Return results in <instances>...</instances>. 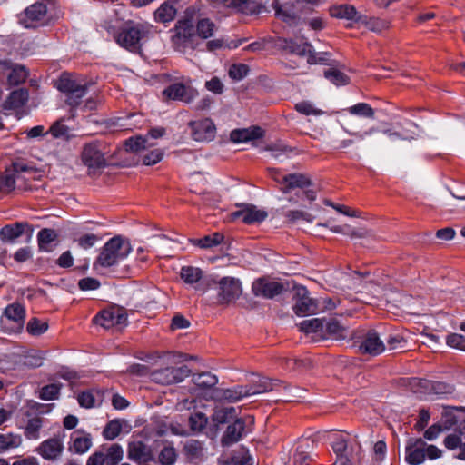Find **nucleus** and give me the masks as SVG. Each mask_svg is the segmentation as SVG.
Masks as SVG:
<instances>
[{
	"instance_id": "72a5a7b5",
	"label": "nucleus",
	"mask_w": 465,
	"mask_h": 465,
	"mask_svg": "<svg viewBox=\"0 0 465 465\" xmlns=\"http://www.w3.org/2000/svg\"><path fill=\"white\" fill-rule=\"evenodd\" d=\"M177 14L174 2H163L153 13L154 20L158 23L166 24L173 21Z\"/></svg>"
},
{
	"instance_id": "7c9ffc66",
	"label": "nucleus",
	"mask_w": 465,
	"mask_h": 465,
	"mask_svg": "<svg viewBox=\"0 0 465 465\" xmlns=\"http://www.w3.org/2000/svg\"><path fill=\"white\" fill-rule=\"evenodd\" d=\"M29 94L25 88H19L10 93L3 104V109L15 110L23 107L28 101Z\"/></svg>"
},
{
	"instance_id": "e2e57ef3",
	"label": "nucleus",
	"mask_w": 465,
	"mask_h": 465,
	"mask_svg": "<svg viewBox=\"0 0 465 465\" xmlns=\"http://www.w3.org/2000/svg\"><path fill=\"white\" fill-rule=\"evenodd\" d=\"M250 68L245 64H233L229 68V76L235 80L240 81L247 76L249 74Z\"/></svg>"
},
{
	"instance_id": "3c124183",
	"label": "nucleus",
	"mask_w": 465,
	"mask_h": 465,
	"mask_svg": "<svg viewBox=\"0 0 465 465\" xmlns=\"http://www.w3.org/2000/svg\"><path fill=\"white\" fill-rule=\"evenodd\" d=\"M324 76L330 82L334 84L335 85H347L350 84V77L346 75L344 73L339 71L335 68L328 69L324 72Z\"/></svg>"
},
{
	"instance_id": "e433bc0d",
	"label": "nucleus",
	"mask_w": 465,
	"mask_h": 465,
	"mask_svg": "<svg viewBox=\"0 0 465 465\" xmlns=\"http://www.w3.org/2000/svg\"><path fill=\"white\" fill-rule=\"evenodd\" d=\"M237 419V411L234 407H223L216 409L212 416V420L215 425L228 423Z\"/></svg>"
},
{
	"instance_id": "0e129e2a",
	"label": "nucleus",
	"mask_w": 465,
	"mask_h": 465,
	"mask_svg": "<svg viewBox=\"0 0 465 465\" xmlns=\"http://www.w3.org/2000/svg\"><path fill=\"white\" fill-rule=\"evenodd\" d=\"M348 111L351 114L360 115L367 118L374 117V110L366 103H359L351 106Z\"/></svg>"
},
{
	"instance_id": "cd10ccee",
	"label": "nucleus",
	"mask_w": 465,
	"mask_h": 465,
	"mask_svg": "<svg viewBox=\"0 0 465 465\" xmlns=\"http://www.w3.org/2000/svg\"><path fill=\"white\" fill-rule=\"evenodd\" d=\"M129 149L142 157L145 165L156 164L163 159L164 154L160 147H129Z\"/></svg>"
},
{
	"instance_id": "49530a36",
	"label": "nucleus",
	"mask_w": 465,
	"mask_h": 465,
	"mask_svg": "<svg viewBox=\"0 0 465 465\" xmlns=\"http://www.w3.org/2000/svg\"><path fill=\"white\" fill-rule=\"evenodd\" d=\"M125 421L119 419L109 421L103 430V436L108 440H114L121 433Z\"/></svg>"
},
{
	"instance_id": "a18cd8bd",
	"label": "nucleus",
	"mask_w": 465,
	"mask_h": 465,
	"mask_svg": "<svg viewBox=\"0 0 465 465\" xmlns=\"http://www.w3.org/2000/svg\"><path fill=\"white\" fill-rule=\"evenodd\" d=\"M193 381L200 389H210L217 384L218 379L211 372H203L193 375Z\"/></svg>"
},
{
	"instance_id": "1a4fd4ad",
	"label": "nucleus",
	"mask_w": 465,
	"mask_h": 465,
	"mask_svg": "<svg viewBox=\"0 0 465 465\" xmlns=\"http://www.w3.org/2000/svg\"><path fill=\"white\" fill-rule=\"evenodd\" d=\"M143 33L141 25H126L116 35V42L126 49L136 50L140 48V40Z\"/></svg>"
},
{
	"instance_id": "bb28decb",
	"label": "nucleus",
	"mask_w": 465,
	"mask_h": 465,
	"mask_svg": "<svg viewBox=\"0 0 465 465\" xmlns=\"http://www.w3.org/2000/svg\"><path fill=\"white\" fill-rule=\"evenodd\" d=\"M275 45L278 49L287 52L289 54H297L299 56H305L307 49L312 47L310 43L298 44L292 39L279 37L275 41Z\"/></svg>"
},
{
	"instance_id": "423d86ee",
	"label": "nucleus",
	"mask_w": 465,
	"mask_h": 465,
	"mask_svg": "<svg viewBox=\"0 0 465 465\" xmlns=\"http://www.w3.org/2000/svg\"><path fill=\"white\" fill-rule=\"evenodd\" d=\"M272 5L275 10L276 16L289 25H296L305 9V4L302 0L286 3L284 5H281L279 0H274Z\"/></svg>"
},
{
	"instance_id": "39448f33",
	"label": "nucleus",
	"mask_w": 465,
	"mask_h": 465,
	"mask_svg": "<svg viewBox=\"0 0 465 465\" xmlns=\"http://www.w3.org/2000/svg\"><path fill=\"white\" fill-rule=\"evenodd\" d=\"M94 322L104 329H122L127 325V313L123 307L112 306L97 314Z\"/></svg>"
},
{
	"instance_id": "a878e982",
	"label": "nucleus",
	"mask_w": 465,
	"mask_h": 465,
	"mask_svg": "<svg viewBox=\"0 0 465 465\" xmlns=\"http://www.w3.org/2000/svg\"><path fill=\"white\" fill-rule=\"evenodd\" d=\"M92 437L89 433L81 430H75L71 435V444L69 450L75 454H84L92 447Z\"/></svg>"
},
{
	"instance_id": "6ab92c4d",
	"label": "nucleus",
	"mask_w": 465,
	"mask_h": 465,
	"mask_svg": "<svg viewBox=\"0 0 465 465\" xmlns=\"http://www.w3.org/2000/svg\"><path fill=\"white\" fill-rule=\"evenodd\" d=\"M279 385L278 381H271L266 377L259 375H252L249 381V383L244 385L247 391V395L253 396L261 393H265L275 390Z\"/></svg>"
},
{
	"instance_id": "f03ea898",
	"label": "nucleus",
	"mask_w": 465,
	"mask_h": 465,
	"mask_svg": "<svg viewBox=\"0 0 465 465\" xmlns=\"http://www.w3.org/2000/svg\"><path fill=\"white\" fill-rule=\"evenodd\" d=\"M132 247L126 239L115 236L110 239L103 247L100 254L94 262V268H110L119 264L131 252Z\"/></svg>"
},
{
	"instance_id": "6e6d98bb",
	"label": "nucleus",
	"mask_w": 465,
	"mask_h": 465,
	"mask_svg": "<svg viewBox=\"0 0 465 465\" xmlns=\"http://www.w3.org/2000/svg\"><path fill=\"white\" fill-rule=\"evenodd\" d=\"M98 392L93 391H83L78 395L77 401L81 407L93 408L99 405L97 396Z\"/></svg>"
},
{
	"instance_id": "c9c22d12",
	"label": "nucleus",
	"mask_w": 465,
	"mask_h": 465,
	"mask_svg": "<svg viewBox=\"0 0 465 465\" xmlns=\"http://www.w3.org/2000/svg\"><path fill=\"white\" fill-rule=\"evenodd\" d=\"M331 448L337 455V459L341 456H352V447L349 448L348 439L342 434H333Z\"/></svg>"
},
{
	"instance_id": "20e7f679",
	"label": "nucleus",
	"mask_w": 465,
	"mask_h": 465,
	"mask_svg": "<svg viewBox=\"0 0 465 465\" xmlns=\"http://www.w3.org/2000/svg\"><path fill=\"white\" fill-rule=\"evenodd\" d=\"M55 86L60 92L66 94L65 103L71 107H76L80 104L88 88L86 84L78 83L73 75L68 73H63L61 74Z\"/></svg>"
},
{
	"instance_id": "c756f323",
	"label": "nucleus",
	"mask_w": 465,
	"mask_h": 465,
	"mask_svg": "<svg viewBox=\"0 0 465 465\" xmlns=\"http://www.w3.org/2000/svg\"><path fill=\"white\" fill-rule=\"evenodd\" d=\"M280 183L283 184V193H289L291 190L295 188H304L311 185L310 179L303 173H291L284 175Z\"/></svg>"
},
{
	"instance_id": "2f4dec72",
	"label": "nucleus",
	"mask_w": 465,
	"mask_h": 465,
	"mask_svg": "<svg viewBox=\"0 0 465 465\" xmlns=\"http://www.w3.org/2000/svg\"><path fill=\"white\" fill-rule=\"evenodd\" d=\"M261 153L278 162H284L299 153L296 147H262Z\"/></svg>"
},
{
	"instance_id": "f3484780",
	"label": "nucleus",
	"mask_w": 465,
	"mask_h": 465,
	"mask_svg": "<svg viewBox=\"0 0 465 465\" xmlns=\"http://www.w3.org/2000/svg\"><path fill=\"white\" fill-rule=\"evenodd\" d=\"M64 451V437H53L44 440L37 448V452L44 459L51 460L59 458Z\"/></svg>"
},
{
	"instance_id": "09e8293b",
	"label": "nucleus",
	"mask_w": 465,
	"mask_h": 465,
	"mask_svg": "<svg viewBox=\"0 0 465 465\" xmlns=\"http://www.w3.org/2000/svg\"><path fill=\"white\" fill-rule=\"evenodd\" d=\"M43 426L41 418L34 417L28 420L25 428V435L28 440H37L40 437V430Z\"/></svg>"
},
{
	"instance_id": "bf43d9fd",
	"label": "nucleus",
	"mask_w": 465,
	"mask_h": 465,
	"mask_svg": "<svg viewBox=\"0 0 465 465\" xmlns=\"http://www.w3.org/2000/svg\"><path fill=\"white\" fill-rule=\"evenodd\" d=\"M26 329L31 335L39 336L47 331L48 323L37 318H32L29 320Z\"/></svg>"
},
{
	"instance_id": "393cba45",
	"label": "nucleus",
	"mask_w": 465,
	"mask_h": 465,
	"mask_svg": "<svg viewBox=\"0 0 465 465\" xmlns=\"http://www.w3.org/2000/svg\"><path fill=\"white\" fill-rule=\"evenodd\" d=\"M425 441L422 439L411 440L406 447V461L411 465H420L425 460Z\"/></svg>"
},
{
	"instance_id": "603ef678",
	"label": "nucleus",
	"mask_w": 465,
	"mask_h": 465,
	"mask_svg": "<svg viewBox=\"0 0 465 465\" xmlns=\"http://www.w3.org/2000/svg\"><path fill=\"white\" fill-rule=\"evenodd\" d=\"M108 465L118 463L124 456L123 448L119 444H112L108 448H103Z\"/></svg>"
},
{
	"instance_id": "4468645a",
	"label": "nucleus",
	"mask_w": 465,
	"mask_h": 465,
	"mask_svg": "<svg viewBox=\"0 0 465 465\" xmlns=\"http://www.w3.org/2000/svg\"><path fill=\"white\" fill-rule=\"evenodd\" d=\"M252 289L255 296L271 299L279 295L282 292L283 286L278 282L259 278L253 282Z\"/></svg>"
},
{
	"instance_id": "aec40b11",
	"label": "nucleus",
	"mask_w": 465,
	"mask_h": 465,
	"mask_svg": "<svg viewBox=\"0 0 465 465\" xmlns=\"http://www.w3.org/2000/svg\"><path fill=\"white\" fill-rule=\"evenodd\" d=\"M265 131L257 125L248 128L234 129L231 132L230 140L234 143L254 142L262 139Z\"/></svg>"
},
{
	"instance_id": "0eeeda50",
	"label": "nucleus",
	"mask_w": 465,
	"mask_h": 465,
	"mask_svg": "<svg viewBox=\"0 0 465 465\" xmlns=\"http://www.w3.org/2000/svg\"><path fill=\"white\" fill-rule=\"evenodd\" d=\"M25 312L19 303H13L5 310L4 316L1 318L3 328L9 333L20 332L25 324Z\"/></svg>"
},
{
	"instance_id": "79ce46f5",
	"label": "nucleus",
	"mask_w": 465,
	"mask_h": 465,
	"mask_svg": "<svg viewBox=\"0 0 465 465\" xmlns=\"http://www.w3.org/2000/svg\"><path fill=\"white\" fill-rule=\"evenodd\" d=\"M299 329L301 331L307 334L317 332H321L322 334L324 331V319L312 318L304 320L299 324Z\"/></svg>"
},
{
	"instance_id": "052dcab7",
	"label": "nucleus",
	"mask_w": 465,
	"mask_h": 465,
	"mask_svg": "<svg viewBox=\"0 0 465 465\" xmlns=\"http://www.w3.org/2000/svg\"><path fill=\"white\" fill-rule=\"evenodd\" d=\"M207 417L201 412H195L191 414L189 418V424L191 430L194 432L202 431L207 424Z\"/></svg>"
},
{
	"instance_id": "a211bd4d",
	"label": "nucleus",
	"mask_w": 465,
	"mask_h": 465,
	"mask_svg": "<svg viewBox=\"0 0 465 465\" xmlns=\"http://www.w3.org/2000/svg\"><path fill=\"white\" fill-rule=\"evenodd\" d=\"M163 94L172 100L190 103L198 94V93L191 86H186L182 83H175L165 88Z\"/></svg>"
},
{
	"instance_id": "473e14b6",
	"label": "nucleus",
	"mask_w": 465,
	"mask_h": 465,
	"mask_svg": "<svg viewBox=\"0 0 465 465\" xmlns=\"http://www.w3.org/2000/svg\"><path fill=\"white\" fill-rule=\"evenodd\" d=\"M28 225L24 223H15L7 224L0 230V240L7 242H15V241L25 233V230Z\"/></svg>"
},
{
	"instance_id": "864d4df0",
	"label": "nucleus",
	"mask_w": 465,
	"mask_h": 465,
	"mask_svg": "<svg viewBox=\"0 0 465 465\" xmlns=\"http://www.w3.org/2000/svg\"><path fill=\"white\" fill-rule=\"evenodd\" d=\"M223 240V235L220 232H214L210 235H206L202 239L194 240L193 243L201 248L207 249L217 246Z\"/></svg>"
},
{
	"instance_id": "37998d69",
	"label": "nucleus",
	"mask_w": 465,
	"mask_h": 465,
	"mask_svg": "<svg viewBox=\"0 0 465 465\" xmlns=\"http://www.w3.org/2000/svg\"><path fill=\"white\" fill-rule=\"evenodd\" d=\"M180 276L187 284H194L202 279L203 271L198 267L183 266L181 268Z\"/></svg>"
},
{
	"instance_id": "c85d7f7f",
	"label": "nucleus",
	"mask_w": 465,
	"mask_h": 465,
	"mask_svg": "<svg viewBox=\"0 0 465 465\" xmlns=\"http://www.w3.org/2000/svg\"><path fill=\"white\" fill-rule=\"evenodd\" d=\"M226 7L235 8L237 11L252 15L260 13L262 5L253 0H220Z\"/></svg>"
},
{
	"instance_id": "338daca9",
	"label": "nucleus",
	"mask_w": 465,
	"mask_h": 465,
	"mask_svg": "<svg viewBox=\"0 0 465 465\" xmlns=\"http://www.w3.org/2000/svg\"><path fill=\"white\" fill-rule=\"evenodd\" d=\"M185 451L192 460L199 459L203 455V444L197 440H191L186 443Z\"/></svg>"
},
{
	"instance_id": "a19ab883",
	"label": "nucleus",
	"mask_w": 465,
	"mask_h": 465,
	"mask_svg": "<svg viewBox=\"0 0 465 465\" xmlns=\"http://www.w3.org/2000/svg\"><path fill=\"white\" fill-rule=\"evenodd\" d=\"M244 397H248L244 385H237L230 389L223 390L219 396L220 399L230 402L239 401Z\"/></svg>"
},
{
	"instance_id": "7ed1b4c3",
	"label": "nucleus",
	"mask_w": 465,
	"mask_h": 465,
	"mask_svg": "<svg viewBox=\"0 0 465 465\" xmlns=\"http://www.w3.org/2000/svg\"><path fill=\"white\" fill-rule=\"evenodd\" d=\"M47 2L41 0L34 3L25 9L19 15V23L25 28H38L49 25L53 19L48 12Z\"/></svg>"
},
{
	"instance_id": "f257e3e1",
	"label": "nucleus",
	"mask_w": 465,
	"mask_h": 465,
	"mask_svg": "<svg viewBox=\"0 0 465 465\" xmlns=\"http://www.w3.org/2000/svg\"><path fill=\"white\" fill-rule=\"evenodd\" d=\"M197 10L193 6L185 9L183 15L177 20L171 37V43L175 51L185 53L187 48H195V20Z\"/></svg>"
},
{
	"instance_id": "f8f14e48",
	"label": "nucleus",
	"mask_w": 465,
	"mask_h": 465,
	"mask_svg": "<svg viewBox=\"0 0 465 465\" xmlns=\"http://www.w3.org/2000/svg\"><path fill=\"white\" fill-rule=\"evenodd\" d=\"M189 125L192 128L193 138L196 142H210L215 136V124L209 118L198 122L192 121Z\"/></svg>"
},
{
	"instance_id": "8fccbe9b",
	"label": "nucleus",
	"mask_w": 465,
	"mask_h": 465,
	"mask_svg": "<svg viewBox=\"0 0 465 465\" xmlns=\"http://www.w3.org/2000/svg\"><path fill=\"white\" fill-rule=\"evenodd\" d=\"M463 440H465V426L447 435L444 439V445L449 450H456L460 448Z\"/></svg>"
},
{
	"instance_id": "f704fd0d",
	"label": "nucleus",
	"mask_w": 465,
	"mask_h": 465,
	"mask_svg": "<svg viewBox=\"0 0 465 465\" xmlns=\"http://www.w3.org/2000/svg\"><path fill=\"white\" fill-rule=\"evenodd\" d=\"M64 120L59 119L55 121L47 131L48 134L62 142H69L71 138L74 137L73 131L64 124Z\"/></svg>"
},
{
	"instance_id": "4be33fe9",
	"label": "nucleus",
	"mask_w": 465,
	"mask_h": 465,
	"mask_svg": "<svg viewBox=\"0 0 465 465\" xmlns=\"http://www.w3.org/2000/svg\"><path fill=\"white\" fill-rule=\"evenodd\" d=\"M82 162L90 171H95L106 165L104 153L97 147H84Z\"/></svg>"
},
{
	"instance_id": "58836bf2",
	"label": "nucleus",
	"mask_w": 465,
	"mask_h": 465,
	"mask_svg": "<svg viewBox=\"0 0 465 465\" xmlns=\"http://www.w3.org/2000/svg\"><path fill=\"white\" fill-rule=\"evenodd\" d=\"M57 238V233L53 229H43L37 234L39 250L42 252H52L51 243Z\"/></svg>"
},
{
	"instance_id": "4d7b16f0",
	"label": "nucleus",
	"mask_w": 465,
	"mask_h": 465,
	"mask_svg": "<svg viewBox=\"0 0 465 465\" xmlns=\"http://www.w3.org/2000/svg\"><path fill=\"white\" fill-rule=\"evenodd\" d=\"M62 385L60 383H51L44 386L40 392L39 397L44 401H52L58 398Z\"/></svg>"
},
{
	"instance_id": "9d476101",
	"label": "nucleus",
	"mask_w": 465,
	"mask_h": 465,
	"mask_svg": "<svg viewBox=\"0 0 465 465\" xmlns=\"http://www.w3.org/2000/svg\"><path fill=\"white\" fill-rule=\"evenodd\" d=\"M293 300V311L298 316L313 314L317 312V303L309 296V292L306 288H297Z\"/></svg>"
},
{
	"instance_id": "6e6552de",
	"label": "nucleus",
	"mask_w": 465,
	"mask_h": 465,
	"mask_svg": "<svg viewBox=\"0 0 465 465\" xmlns=\"http://www.w3.org/2000/svg\"><path fill=\"white\" fill-rule=\"evenodd\" d=\"M190 369L186 365L178 368L166 367L153 371L151 379L156 383L169 385L183 381L190 375Z\"/></svg>"
},
{
	"instance_id": "69168bd1",
	"label": "nucleus",
	"mask_w": 465,
	"mask_h": 465,
	"mask_svg": "<svg viewBox=\"0 0 465 465\" xmlns=\"http://www.w3.org/2000/svg\"><path fill=\"white\" fill-rule=\"evenodd\" d=\"M285 217L287 218L288 222L292 223H295L300 221H304L311 223L314 220V216L311 213L298 210L287 212Z\"/></svg>"
},
{
	"instance_id": "5fc2aeb1",
	"label": "nucleus",
	"mask_w": 465,
	"mask_h": 465,
	"mask_svg": "<svg viewBox=\"0 0 465 465\" xmlns=\"http://www.w3.org/2000/svg\"><path fill=\"white\" fill-rule=\"evenodd\" d=\"M343 328L337 320L331 319L329 321L324 320V331L323 335H330L335 339L343 338Z\"/></svg>"
},
{
	"instance_id": "ddd939ff",
	"label": "nucleus",
	"mask_w": 465,
	"mask_h": 465,
	"mask_svg": "<svg viewBox=\"0 0 465 465\" xmlns=\"http://www.w3.org/2000/svg\"><path fill=\"white\" fill-rule=\"evenodd\" d=\"M359 349L362 353L376 356L383 352L386 346L379 333L374 330H371L362 336Z\"/></svg>"
},
{
	"instance_id": "ea45409f",
	"label": "nucleus",
	"mask_w": 465,
	"mask_h": 465,
	"mask_svg": "<svg viewBox=\"0 0 465 465\" xmlns=\"http://www.w3.org/2000/svg\"><path fill=\"white\" fill-rule=\"evenodd\" d=\"M358 12L353 5H341L331 9V15L337 18H345L348 20L361 21V16H357Z\"/></svg>"
},
{
	"instance_id": "5701e85b",
	"label": "nucleus",
	"mask_w": 465,
	"mask_h": 465,
	"mask_svg": "<svg viewBox=\"0 0 465 465\" xmlns=\"http://www.w3.org/2000/svg\"><path fill=\"white\" fill-rule=\"evenodd\" d=\"M234 218H242L245 223H261L264 221L268 214L267 212L258 209L252 204H243L242 209L232 213Z\"/></svg>"
},
{
	"instance_id": "13d9d810",
	"label": "nucleus",
	"mask_w": 465,
	"mask_h": 465,
	"mask_svg": "<svg viewBox=\"0 0 465 465\" xmlns=\"http://www.w3.org/2000/svg\"><path fill=\"white\" fill-rule=\"evenodd\" d=\"M424 386L430 389L434 394L437 395H446L453 392L454 389L451 384L445 382H430L428 381H424Z\"/></svg>"
},
{
	"instance_id": "9b49d317",
	"label": "nucleus",
	"mask_w": 465,
	"mask_h": 465,
	"mask_svg": "<svg viewBox=\"0 0 465 465\" xmlns=\"http://www.w3.org/2000/svg\"><path fill=\"white\" fill-rule=\"evenodd\" d=\"M218 299L220 302H230L242 293L241 282L234 277H223L219 282Z\"/></svg>"
},
{
	"instance_id": "2eb2a0df",
	"label": "nucleus",
	"mask_w": 465,
	"mask_h": 465,
	"mask_svg": "<svg viewBox=\"0 0 465 465\" xmlns=\"http://www.w3.org/2000/svg\"><path fill=\"white\" fill-rule=\"evenodd\" d=\"M29 167L19 163H15L0 174V192L10 193L15 187L16 180L20 177L19 172L27 171Z\"/></svg>"
},
{
	"instance_id": "dca6fc26",
	"label": "nucleus",
	"mask_w": 465,
	"mask_h": 465,
	"mask_svg": "<svg viewBox=\"0 0 465 465\" xmlns=\"http://www.w3.org/2000/svg\"><path fill=\"white\" fill-rule=\"evenodd\" d=\"M10 71L7 81L10 85H18L28 77V71L25 66L14 64L10 60L0 61V72L5 74Z\"/></svg>"
},
{
	"instance_id": "c03bdc74",
	"label": "nucleus",
	"mask_w": 465,
	"mask_h": 465,
	"mask_svg": "<svg viewBox=\"0 0 465 465\" xmlns=\"http://www.w3.org/2000/svg\"><path fill=\"white\" fill-rule=\"evenodd\" d=\"M22 444V438L18 434H0V452L18 448Z\"/></svg>"
},
{
	"instance_id": "4c0bfd02",
	"label": "nucleus",
	"mask_w": 465,
	"mask_h": 465,
	"mask_svg": "<svg viewBox=\"0 0 465 465\" xmlns=\"http://www.w3.org/2000/svg\"><path fill=\"white\" fill-rule=\"evenodd\" d=\"M195 34L202 39H207L213 35L216 29L215 24L209 18L199 19L196 16Z\"/></svg>"
},
{
	"instance_id": "774afa93",
	"label": "nucleus",
	"mask_w": 465,
	"mask_h": 465,
	"mask_svg": "<svg viewBox=\"0 0 465 465\" xmlns=\"http://www.w3.org/2000/svg\"><path fill=\"white\" fill-rule=\"evenodd\" d=\"M159 460L163 465H173L176 460V451L173 447H164L160 454Z\"/></svg>"
},
{
	"instance_id": "680f3d73",
	"label": "nucleus",
	"mask_w": 465,
	"mask_h": 465,
	"mask_svg": "<svg viewBox=\"0 0 465 465\" xmlns=\"http://www.w3.org/2000/svg\"><path fill=\"white\" fill-rule=\"evenodd\" d=\"M450 425H440V424H433L430 427L428 428V430L424 432V438L428 440H436L440 434L450 428L452 424L456 422V420H449Z\"/></svg>"
},
{
	"instance_id": "de8ad7c7",
	"label": "nucleus",
	"mask_w": 465,
	"mask_h": 465,
	"mask_svg": "<svg viewBox=\"0 0 465 465\" xmlns=\"http://www.w3.org/2000/svg\"><path fill=\"white\" fill-rule=\"evenodd\" d=\"M344 281L348 282L345 285L349 289L356 290L359 292H364L365 282H368L365 280V276L362 274L353 272L350 275H345Z\"/></svg>"
},
{
	"instance_id": "b1692460",
	"label": "nucleus",
	"mask_w": 465,
	"mask_h": 465,
	"mask_svg": "<svg viewBox=\"0 0 465 465\" xmlns=\"http://www.w3.org/2000/svg\"><path fill=\"white\" fill-rule=\"evenodd\" d=\"M128 458L141 465H145L153 459L151 450L142 441L129 443Z\"/></svg>"
},
{
	"instance_id": "412c9836",
	"label": "nucleus",
	"mask_w": 465,
	"mask_h": 465,
	"mask_svg": "<svg viewBox=\"0 0 465 465\" xmlns=\"http://www.w3.org/2000/svg\"><path fill=\"white\" fill-rule=\"evenodd\" d=\"M246 434L245 422L242 419H235L234 421L228 425L225 432L223 433L221 442L223 446H231L239 440Z\"/></svg>"
}]
</instances>
